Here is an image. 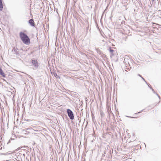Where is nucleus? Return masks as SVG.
I'll use <instances>...</instances> for the list:
<instances>
[{
  "instance_id": "obj_1",
  "label": "nucleus",
  "mask_w": 161,
  "mask_h": 161,
  "mask_svg": "<svg viewBox=\"0 0 161 161\" xmlns=\"http://www.w3.org/2000/svg\"><path fill=\"white\" fill-rule=\"evenodd\" d=\"M19 36L23 43L26 45H28L30 43V39L28 36L24 33L20 32Z\"/></svg>"
},
{
  "instance_id": "obj_2",
  "label": "nucleus",
  "mask_w": 161,
  "mask_h": 161,
  "mask_svg": "<svg viewBox=\"0 0 161 161\" xmlns=\"http://www.w3.org/2000/svg\"><path fill=\"white\" fill-rule=\"evenodd\" d=\"M67 111L68 115L70 119L72 120L73 119H74V115L72 111L70 109H68Z\"/></svg>"
},
{
  "instance_id": "obj_3",
  "label": "nucleus",
  "mask_w": 161,
  "mask_h": 161,
  "mask_svg": "<svg viewBox=\"0 0 161 161\" xmlns=\"http://www.w3.org/2000/svg\"><path fill=\"white\" fill-rule=\"evenodd\" d=\"M31 63L32 65L35 67L36 68L38 67V64L36 60L32 59L31 60Z\"/></svg>"
},
{
  "instance_id": "obj_4",
  "label": "nucleus",
  "mask_w": 161,
  "mask_h": 161,
  "mask_svg": "<svg viewBox=\"0 0 161 161\" xmlns=\"http://www.w3.org/2000/svg\"><path fill=\"white\" fill-rule=\"evenodd\" d=\"M0 75H2L3 77H6L5 74L4 73L2 69L1 68H0Z\"/></svg>"
},
{
  "instance_id": "obj_5",
  "label": "nucleus",
  "mask_w": 161,
  "mask_h": 161,
  "mask_svg": "<svg viewBox=\"0 0 161 161\" xmlns=\"http://www.w3.org/2000/svg\"><path fill=\"white\" fill-rule=\"evenodd\" d=\"M29 24L32 26H34V21L33 19H30L29 21Z\"/></svg>"
},
{
  "instance_id": "obj_6",
  "label": "nucleus",
  "mask_w": 161,
  "mask_h": 161,
  "mask_svg": "<svg viewBox=\"0 0 161 161\" xmlns=\"http://www.w3.org/2000/svg\"><path fill=\"white\" fill-rule=\"evenodd\" d=\"M3 5L2 0H0V11H2L3 9Z\"/></svg>"
},
{
  "instance_id": "obj_7",
  "label": "nucleus",
  "mask_w": 161,
  "mask_h": 161,
  "mask_svg": "<svg viewBox=\"0 0 161 161\" xmlns=\"http://www.w3.org/2000/svg\"><path fill=\"white\" fill-rule=\"evenodd\" d=\"M29 129H23L22 130V132L23 133H25V132H28V130Z\"/></svg>"
},
{
  "instance_id": "obj_8",
  "label": "nucleus",
  "mask_w": 161,
  "mask_h": 161,
  "mask_svg": "<svg viewBox=\"0 0 161 161\" xmlns=\"http://www.w3.org/2000/svg\"><path fill=\"white\" fill-rule=\"evenodd\" d=\"M96 49L98 53H101V52L99 49L96 48Z\"/></svg>"
},
{
  "instance_id": "obj_9",
  "label": "nucleus",
  "mask_w": 161,
  "mask_h": 161,
  "mask_svg": "<svg viewBox=\"0 0 161 161\" xmlns=\"http://www.w3.org/2000/svg\"><path fill=\"white\" fill-rule=\"evenodd\" d=\"M114 50H113V49H111V48H110V50H109V51H110V52L111 53H112L113 52H114Z\"/></svg>"
},
{
  "instance_id": "obj_10",
  "label": "nucleus",
  "mask_w": 161,
  "mask_h": 161,
  "mask_svg": "<svg viewBox=\"0 0 161 161\" xmlns=\"http://www.w3.org/2000/svg\"><path fill=\"white\" fill-rule=\"evenodd\" d=\"M150 88L152 89V91L153 92L155 93V92L154 91L152 87H150Z\"/></svg>"
},
{
  "instance_id": "obj_11",
  "label": "nucleus",
  "mask_w": 161,
  "mask_h": 161,
  "mask_svg": "<svg viewBox=\"0 0 161 161\" xmlns=\"http://www.w3.org/2000/svg\"><path fill=\"white\" fill-rule=\"evenodd\" d=\"M124 62L125 63V58L124 59Z\"/></svg>"
},
{
  "instance_id": "obj_12",
  "label": "nucleus",
  "mask_w": 161,
  "mask_h": 161,
  "mask_svg": "<svg viewBox=\"0 0 161 161\" xmlns=\"http://www.w3.org/2000/svg\"><path fill=\"white\" fill-rule=\"evenodd\" d=\"M142 78V79L144 80L146 82V81H145V79H144V78H143L142 77H141Z\"/></svg>"
},
{
  "instance_id": "obj_13",
  "label": "nucleus",
  "mask_w": 161,
  "mask_h": 161,
  "mask_svg": "<svg viewBox=\"0 0 161 161\" xmlns=\"http://www.w3.org/2000/svg\"><path fill=\"white\" fill-rule=\"evenodd\" d=\"M138 75L139 76H140V77H142L141 76V75H140L139 74V75Z\"/></svg>"
},
{
  "instance_id": "obj_14",
  "label": "nucleus",
  "mask_w": 161,
  "mask_h": 161,
  "mask_svg": "<svg viewBox=\"0 0 161 161\" xmlns=\"http://www.w3.org/2000/svg\"><path fill=\"white\" fill-rule=\"evenodd\" d=\"M156 94L158 95V97L159 98H160V96L158 95V94Z\"/></svg>"
},
{
  "instance_id": "obj_15",
  "label": "nucleus",
  "mask_w": 161,
  "mask_h": 161,
  "mask_svg": "<svg viewBox=\"0 0 161 161\" xmlns=\"http://www.w3.org/2000/svg\"><path fill=\"white\" fill-rule=\"evenodd\" d=\"M141 113V112H138V113Z\"/></svg>"
}]
</instances>
